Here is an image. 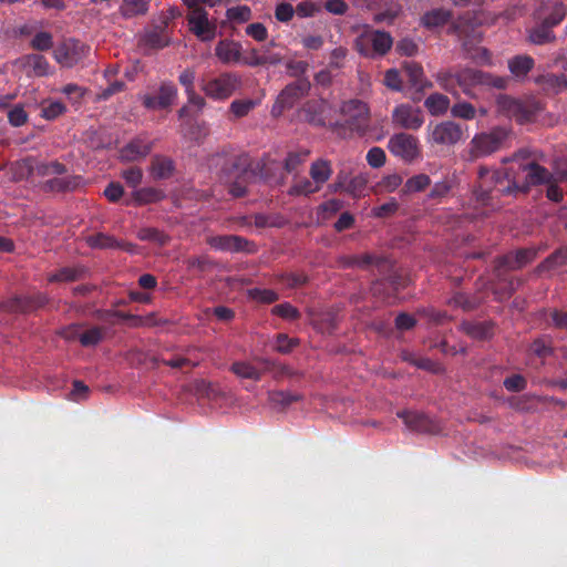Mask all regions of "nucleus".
<instances>
[{
    "instance_id": "obj_1",
    "label": "nucleus",
    "mask_w": 567,
    "mask_h": 567,
    "mask_svg": "<svg viewBox=\"0 0 567 567\" xmlns=\"http://www.w3.org/2000/svg\"><path fill=\"white\" fill-rule=\"evenodd\" d=\"M550 177L551 173L535 162L519 164L517 171L513 167L491 171L481 166L474 194L480 204L496 209L503 196L526 194L530 186L548 182Z\"/></svg>"
},
{
    "instance_id": "obj_2",
    "label": "nucleus",
    "mask_w": 567,
    "mask_h": 567,
    "mask_svg": "<svg viewBox=\"0 0 567 567\" xmlns=\"http://www.w3.org/2000/svg\"><path fill=\"white\" fill-rule=\"evenodd\" d=\"M339 113L342 120H337L330 124L332 133L344 140L365 135L370 124V112L364 102L358 99L343 101Z\"/></svg>"
},
{
    "instance_id": "obj_3",
    "label": "nucleus",
    "mask_w": 567,
    "mask_h": 567,
    "mask_svg": "<svg viewBox=\"0 0 567 567\" xmlns=\"http://www.w3.org/2000/svg\"><path fill=\"white\" fill-rule=\"evenodd\" d=\"M511 134V130L505 126H495L488 132L475 134L467 145L465 158L474 162L505 148Z\"/></svg>"
},
{
    "instance_id": "obj_4",
    "label": "nucleus",
    "mask_w": 567,
    "mask_h": 567,
    "mask_svg": "<svg viewBox=\"0 0 567 567\" xmlns=\"http://www.w3.org/2000/svg\"><path fill=\"white\" fill-rule=\"evenodd\" d=\"M496 106L498 113L508 118H514L519 124L534 121L544 110L540 101L528 100L523 102L506 94L497 96Z\"/></svg>"
},
{
    "instance_id": "obj_5",
    "label": "nucleus",
    "mask_w": 567,
    "mask_h": 567,
    "mask_svg": "<svg viewBox=\"0 0 567 567\" xmlns=\"http://www.w3.org/2000/svg\"><path fill=\"white\" fill-rule=\"evenodd\" d=\"M392 45L391 34L380 30L364 32L355 40L357 51L365 58L383 56Z\"/></svg>"
},
{
    "instance_id": "obj_6",
    "label": "nucleus",
    "mask_w": 567,
    "mask_h": 567,
    "mask_svg": "<svg viewBox=\"0 0 567 567\" xmlns=\"http://www.w3.org/2000/svg\"><path fill=\"white\" fill-rule=\"evenodd\" d=\"M241 84L240 76L236 73L225 72L214 79L203 81L202 90L214 100H225L233 95Z\"/></svg>"
},
{
    "instance_id": "obj_7",
    "label": "nucleus",
    "mask_w": 567,
    "mask_h": 567,
    "mask_svg": "<svg viewBox=\"0 0 567 567\" xmlns=\"http://www.w3.org/2000/svg\"><path fill=\"white\" fill-rule=\"evenodd\" d=\"M89 52V45L78 39L69 38L58 44L53 56L61 66L70 69L82 62Z\"/></svg>"
},
{
    "instance_id": "obj_8",
    "label": "nucleus",
    "mask_w": 567,
    "mask_h": 567,
    "mask_svg": "<svg viewBox=\"0 0 567 567\" xmlns=\"http://www.w3.org/2000/svg\"><path fill=\"white\" fill-rule=\"evenodd\" d=\"M311 87L308 78H300L286 85L277 96L272 106V115H280L285 110L291 109L299 100L306 96Z\"/></svg>"
},
{
    "instance_id": "obj_9",
    "label": "nucleus",
    "mask_w": 567,
    "mask_h": 567,
    "mask_svg": "<svg viewBox=\"0 0 567 567\" xmlns=\"http://www.w3.org/2000/svg\"><path fill=\"white\" fill-rule=\"evenodd\" d=\"M48 295L34 292L32 295L14 296L0 303V310L8 313H32L49 303Z\"/></svg>"
},
{
    "instance_id": "obj_10",
    "label": "nucleus",
    "mask_w": 567,
    "mask_h": 567,
    "mask_svg": "<svg viewBox=\"0 0 567 567\" xmlns=\"http://www.w3.org/2000/svg\"><path fill=\"white\" fill-rule=\"evenodd\" d=\"M389 151L405 162H413L420 156L419 140L408 133H396L388 142Z\"/></svg>"
},
{
    "instance_id": "obj_11",
    "label": "nucleus",
    "mask_w": 567,
    "mask_h": 567,
    "mask_svg": "<svg viewBox=\"0 0 567 567\" xmlns=\"http://www.w3.org/2000/svg\"><path fill=\"white\" fill-rule=\"evenodd\" d=\"M429 131V142L437 145H455L464 135L462 125L453 121H444L433 127L430 125Z\"/></svg>"
},
{
    "instance_id": "obj_12",
    "label": "nucleus",
    "mask_w": 567,
    "mask_h": 567,
    "mask_svg": "<svg viewBox=\"0 0 567 567\" xmlns=\"http://www.w3.org/2000/svg\"><path fill=\"white\" fill-rule=\"evenodd\" d=\"M207 244L215 250L225 252H248L256 251L252 241L238 235H217L207 238Z\"/></svg>"
},
{
    "instance_id": "obj_13",
    "label": "nucleus",
    "mask_w": 567,
    "mask_h": 567,
    "mask_svg": "<svg viewBox=\"0 0 567 567\" xmlns=\"http://www.w3.org/2000/svg\"><path fill=\"white\" fill-rule=\"evenodd\" d=\"M168 23V18L162 16L158 21L151 24L144 31L141 39L142 44L154 50H159L167 47L171 43Z\"/></svg>"
},
{
    "instance_id": "obj_14",
    "label": "nucleus",
    "mask_w": 567,
    "mask_h": 567,
    "mask_svg": "<svg viewBox=\"0 0 567 567\" xmlns=\"http://www.w3.org/2000/svg\"><path fill=\"white\" fill-rule=\"evenodd\" d=\"M189 30L203 42H209L216 37V25L208 20L204 8H194L187 14Z\"/></svg>"
},
{
    "instance_id": "obj_15",
    "label": "nucleus",
    "mask_w": 567,
    "mask_h": 567,
    "mask_svg": "<svg viewBox=\"0 0 567 567\" xmlns=\"http://www.w3.org/2000/svg\"><path fill=\"white\" fill-rule=\"evenodd\" d=\"M392 123L404 130L417 131L424 123V115L420 107L404 103L392 111Z\"/></svg>"
},
{
    "instance_id": "obj_16",
    "label": "nucleus",
    "mask_w": 567,
    "mask_h": 567,
    "mask_svg": "<svg viewBox=\"0 0 567 567\" xmlns=\"http://www.w3.org/2000/svg\"><path fill=\"white\" fill-rule=\"evenodd\" d=\"M177 96V87L172 82H163L156 94H145L143 105L148 110H163L169 107Z\"/></svg>"
},
{
    "instance_id": "obj_17",
    "label": "nucleus",
    "mask_w": 567,
    "mask_h": 567,
    "mask_svg": "<svg viewBox=\"0 0 567 567\" xmlns=\"http://www.w3.org/2000/svg\"><path fill=\"white\" fill-rule=\"evenodd\" d=\"M331 106L323 100L309 101L303 106V113L308 123L315 126L328 127L334 121L330 117Z\"/></svg>"
},
{
    "instance_id": "obj_18",
    "label": "nucleus",
    "mask_w": 567,
    "mask_h": 567,
    "mask_svg": "<svg viewBox=\"0 0 567 567\" xmlns=\"http://www.w3.org/2000/svg\"><path fill=\"white\" fill-rule=\"evenodd\" d=\"M396 415L403 420L406 427L411 431L420 433H436L440 430L437 423L424 413L403 410L399 411Z\"/></svg>"
},
{
    "instance_id": "obj_19",
    "label": "nucleus",
    "mask_w": 567,
    "mask_h": 567,
    "mask_svg": "<svg viewBox=\"0 0 567 567\" xmlns=\"http://www.w3.org/2000/svg\"><path fill=\"white\" fill-rule=\"evenodd\" d=\"M154 142L146 135H137L120 150V156L123 161L135 162L146 157L153 150Z\"/></svg>"
},
{
    "instance_id": "obj_20",
    "label": "nucleus",
    "mask_w": 567,
    "mask_h": 567,
    "mask_svg": "<svg viewBox=\"0 0 567 567\" xmlns=\"http://www.w3.org/2000/svg\"><path fill=\"white\" fill-rule=\"evenodd\" d=\"M25 165L29 174L37 175L39 177L47 176H61L68 173V167L59 161H37L34 158H27Z\"/></svg>"
},
{
    "instance_id": "obj_21",
    "label": "nucleus",
    "mask_w": 567,
    "mask_h": 567,
    "mask_svg": "<svg viewBox=\"0 0 567 567\" xmlns=\"http://www.w3.org/2000/svg\"><path fill=\"white\" fill-rule=\"evenodd\" d=\"M241 44L230 39L218 41L215 55L223 64H236L241 61Z\"/></svg>"
},
{
    "instance_id": "obj_22",
    "label": "nucleus",
    "mask_w": 567,
    "mask_h": 567,
    "mask_svg": "<svg viewBox=\"0 0 567 567\" xmlns=\"http://www.w3.org/2000/svg\"><path fill=\"white\" fill-rule=\"evenodd\" d=\"M536 250L533 248L518 249L515 252H509L498 259V267L516 270L520 269L536 258Z\"/></svg>"
},
{
    "instance_id": "obj_23",
    "label": "nucleus",
    "mask_w": 567,
    "mask_h": 567,
    "mask_svg": "<svg viewBox=\"0 0 567 567\" xmlns=\"http://www.w3.org/2000/svg\"><path fill=\"white\" fill-rule=\"evenodd\" d=\"M82 183V177L79 175H61L54 176L45 181L42 185V189L44 192H54V193H66L73 192L78 187H80Z\"/></svg>"
},
{
    "instance_id": "obj_24",
    "label": "nucleus",
    "mask_w": 567,
    "mask_h": 567,
    "mask_svg": "<svg viewBox=\"0 0 567 567\" xmlns=\"http://www.w3.org/2000/svg\"><path fill=\"white\" fill-rule=\"evenodd\" d=\"M453 18L451 10L445 8H435L424 12L420 19V24L427 30H435L446 25Z\"/></svg>"
},
{
    "instance_id": "obj_25",
    "label": "nucleus",
    "mask_w": 567,
    "mask_h": 567,
    "mask_svg": "<svg viewBox=\"0 0 567 567\" xmlns=\"http://www.w3.org/2000/svg\"><path fill=\"white\" fill-rule=\"evenodd\" d=\"M461 329L475 340H489L494 336L493 321H464L461 324Z\"/></svg>"
},
{
    "instance_id": "obj_26",
    "label": "nucleus",
    "mask_w": 567,
    "mask_h": 567,
    "mask_svg": "<svg viewBox=\"0 0 567 567\" xmlns=\"http://www.w3.org/2000/svg\"><path fill=\"white\" fill-rule=\"evenodd\" d=\"M269 368L270 363L268 361H262L261 367L245 361H238L231 364L230 370L239 378L259 381Z\"/></svg>"
},
{
    "instance_id": "obj_27",
    "label": "nucleus",
    "mask_w": 567,
    "mask_h": 567,
    "mask_svg": "<svg viewBox=\"0 0 567 567\" xmlns=\"http://www.w3.org/2000/svg\"><path fill=\"white\" fill-rule=\"evenodd\" d=\"M175 163L172 158L156 154L151 159L150 172L154 179H167L173 176Z\"/></svg>"
},
{
    "instance_id": "obj_28",
    "label": "nucleus",
    "mask_w": 567,
    "mask_h": 567,
    "mask_svg": "<svg viewBox=\"0 0 567 567\" xmlns=\"http://www.w3.org/2000/svg\"><path fill=\"white\" fill-rule=\"evenodd\" d=\"M402 68L413 87L421 91L425 87L432 86V83L425 79L423 68L420 63L406 61L403 63Z\"/></svg>"
},
{
    "instance_id": "obj_29",
    "label": "nucleus",
    "mask_w": 567,
    "mask_h": 567,
    "mask_svg": "<svg viewBox=\"0 0 567 567\" xmlns=\"http://www.w3.org/2000/svg\"><path fill=\"white\" fill-rule=\"evenodd\" d=\"M483 81V71L465 68L456 71L457 86L466 94H471L473 86L481 84Z\"/></svg>"
},
{
    "instance_id": "obj_30",
    "label": "nucleus",
    "mask_w": 567,
    "mask_h": 567,
    "mask_svg": "<svg viewBox=\"0 0 567 567\" xmlns=\"http://www.w3.org/2000/svg\"><path fill=\"white\" fill-rule=\"evenodd\" d=\"M339 266L341 268H362L365 269L371 265H379L382 262V258L372 255V254H363V255H350V256H341L338 259Z\"/></svg>"
},
{
    "instance_id": "obj_31",
    "label": "nucleus",
    "mask_w": 567,
    "mask_h": 567,
    "mask_svg": "<svg viewBox=\"0 0 567 567\" xmlns=\"http://www.w3.org/2000/svg\"><path fill=\"white\" fill-rule=\"evenodd\" d=\"M534 64L535 61L529 55H515L508 60V69L517 80L526 79Z\"/></svg>"
},
{
    "instance_id": "obj_32",
    "label": "nucleus",
    "mask_w": 567,
    "mask_h": 567,
    "mask_svg": "<svg viewBox=\"0 0 567 567\" xmlns=\"http://www.w3.org/2000/svg\"><path fill=\"white\" fill-rule=\"evenodd\" d=\"M24 66L35 76H47L51 73L48 59L38 53H31L23 58Z\"/></svg>"
},
{
    "instance_id": "obj_33",
    "label": "nucleus",
    "mask_w": 567,
    "mask_h": 567,
    "mask_svg": "<svg viewBox=\"0 0 567 567\" xmlns=\"http://www.w3.org/2000/svg\"><path fill=\"white\" fill-rule=\"evenodd\" d=\"M86 274L83 266L63 267L48 277L49 282H72L82 279Z\"/></svg>"
},
{
    "instance_id": "obj_34",
    "label": "nucleus",
    "mask_w": 567,
    "mask_h": 567,
    "mask_svg": "<svg viewBox=\"0 0 567 567\" xmlns=\"http://www.w3.org/2000/svg\"><path fill=\"white\" fill-rule=\"evenodd\" d=\"M133 200L137 205L158 203L165 198L164 190L156 187H143L132 193Z\"/></svg>"
},
{
    "instance_id": "obj_35",
    "label": "nucleus",
    "mask_w": 567,
    "mask_h": 567,
    "mask_svg": "<svg viewBox=\"0 0 567 567\" xmlns=\"http://www.w3.org/2000/svg\"><path fill=\"white\" fill-rule=\"evenodd\" d=\"M303 396L300 393L276 390L268 392V401L274 406L286 409L295 402L301 401Z\"/></svg>"
},
{
    "instance_id": "obj_36",
    "label": "nucleus",
    "mask_w": 567,
    "mask_h": 567,
    "mask_svg": "<svg viewBox=\"0 0 567 567\" xmlns=\"http://www.w3.org/2000/svg\"><path fill=\"white\" fill-rule=\"evenodd\" d=\"M424 106L431 115L439 116L450 109V99L441 93H432L425 99Z\"/></svg>"
},
{
    "instance_id": "obj_37",
    "label": "nucleus",
    "mask_w": 567,
    "mask_h": 567,
    "mask_svg": "<svg viewBox=\"0 0 567 567\" xmlns=\"http://www.w3.org/2000/svg\"><path fill=\"white\" fill-rule=\"evenodd\" d=\"M449 306L461 308L464 311H472L478 308L481 300L477 296L465 292H455L447 301Z\"/></svg>"
},
{
    "instance_id": "obj_38",
    "label": "nucleus",
    "mask_w": 567,
    "mask_h": 567,
    "mask_svg": "<svg viewBox=\"0 0 567 567\" xmlns=\"http://www.w3.org/2000/svg\"><path fill=\"white\" fill-rule=\"evenodd\" d=\"M332 174V167L329 161L318 159L311 164L310 176L312 181L321 187Z\"/></svg>"
},
{
    "instance_id": "obj_39",
    "label": "nucleus",
    "mask_w": 567,
    "mask_h": 567,
    "mask_svg": "<svg viewBox=\"0 0 567 567\" xmlns=\"http://www.w3.org/2000/svg\"><path fill=\"white\" fill-rule=\"evenodd\" d=\"M150 3L146 0H123L120 13L124 18L143 16L148 11Z\"/></svg>"
},
{
    "instance_id": "obj_40",
    "label": "nucleus",
    "mask_w": 567,
    "mask_h": 567,
    "mask_svg": "<svg viewBox=\"0 0 567 567\" xmlns=\"http://www.w3.org/2000/svg\"><path fill=\"white\" fill-rule=\"evenodd\" d=\"M85 241H86L87 246L93 249L115 248V246L118 245L117 239H115L113 236L104 234V233H97L94 235H90L85 238Z\"/></svg>"
},
{
    "instance_id": "obj_41",
    "label": "nucleus",
    "mask_w": 567,
    "mask_h": 567,
    "mask_svg": "<svg viewBox=\"0 0 567 567\" xmlns=\"http://www.w3.org/2000/svg\"><path fill=\"white\" fill-rule=\"evenodd\" d=\"M137 237L141 240L152 241L159 246L167 245L171 239L167 234L154 227L141 228L137 233Z\"/></svg>"
},
{
    "instance_id": "obj_42",
    "label": "nucleus",
    "mask_w": 567,
    "mask_h": 567,
    "mask_svg": "<svg viewBox=\"0 0 567 567\" xmlns=\"http://www.w3.org/2000/svg\"><path fill=\"white\" fill-rule=\"evenodd\" d=\"M431 184V178L426 174H417L412 177H410L404 186H403V193L410 194V193H417L424 190L429 185Z\"/></svg>"
},
{
    "instance_id": "obj_43",
    "label": "nucleus",
    "mask_w": 567,
    "mask_h": 567,
    "mask_svg": "<svg viewBox=\"0 0 567 567\" xmlns=\"http://www.w3.org/2000/svg\"><path fill=\"white\" fill-rule=\"evenodd\" d=\"M105 336V328L103 327H92L85 331H82L80 337V343L83 347H94L99 344Z\"/></svg>"
},
{
    "instance_id": "obj_44",
    "label": "nucleus",
    "mask_w": 567,
    "mask_h": 567,
    "mask_svg": "<svg viewBox=\"0 0 567 567\" xmlns=\"http://www.w3.org/2000/svg\"><path fill=\"white\" fill-rule=\"evenodd\" d=\"M435 79L443 90L454 95L457 94L456 72H453L451 70H443L436 73Z\"/></svg>"
},
{
    "instance_id": "obj_45",
    "label": "nucleus",
    "mask_w": 567,
    "mask_h": 567,
    "mask_svg": "<svg viewBox=\"0 0 567 567\" xmlns=\"http://www.w3.org/2000/svg\"><path fill=\"white\" fill-rule=\"evenodd\" d=\"M554 39L551 28L544 21L529 33V40L535 44H545Z\"/></svg>"
},
{
    "instance_id": "obj_46",
    "label": "nucleus",
    "mask_w": 567,
    "mask_h": 567,
    "mask_svg": "<svg viewBox=\"0 0 567 567\" xmlns=\"http://www.w3.org/2000/svg\"><path fill=\"white\" fill-rule=\"evenodd\" d=\"M251 9L246 4L230 7L226 11V18L235 23L247 22L251 19Z\"/></svg>"
},
{
    "instance_id": "obj_47",
    "label": "nucleus",
    "mask_w": 567,
    "mask_h": 567,
    "mask_svg": "<svg viewBox=\"0 0 567 567\" xmlns=\"http://www.w3.org/2000/svg\"><path fill=\"white\" fill-rule=\"evenodd\" d=\"M532 352L538 358H547L554 353L549 337H539L530 344Z\"/></svg>"
},
{
    "instance_id": "obj_48",
    "label": "nucleus",
    "mask_w": 567,
    "mask_h": 567,
    "mask_svg": "<svg viewBox=\"0 0 567 567\" xmlns=\"http://www.w3.org/2000/svg\"><path fill=\"white\" fill-rule=\"evenodd\" d=\"M320 188L319 186L308 179V178H302L300 181H297L289 189V194L292 195V196H299V195H310V194H313L316 192H318Z\"/></svg>"
},
{
    "instance_id": "obj_49",
    "label": "nucleus",
    "mask_w": 567,
    "mask_h": 567,
    "mask_svg": "<svg viewBox=\"0 0 567 567\" xmlns=\"http://www.w3.org/2000/svg\"><path fill=\"white\" fill-rule=\"evenodd\" d=\"M285 65L287 74L291 78H296L297 80L300 78H306L305 74L308 72L310 66L307 61L295 59L287 60Z\"/></svg>"
},
{
    "instance_id": "obj_50",
    "label": "nucleus",
    "mask_w": 567,
    "mask_h": 567,
    "mask_svg": "<svg viewBox=\"0 0 567 567\" xmlns=\"http://www.w3.org/2000/svg\"><path fill=\"white\" fill-rule=\"evenodd\" d=\"M451 114L462 120H473L476 115V109L468 102H458L451 107Z\"/></svg>"
},
{
    "instance_id": "obj_51",
    "label": "nucleus",
    "mask_w": 567,
    "mask_h": 567,
    "mask_svg": "<svg viewBox=\"0 0 567 567\" xmlns=\"http://www.w3.org/2000/svg\"><path fill=\"white\" fill-rule=\"evenodd\" d=\"M30 47L37 51H48L53 47V37L50 32H38L30 42Z\"/></svg>"
},
{
    "instance_id": "obj_52",
    "label": "nucleus",
    "mask_w": 567,
    "mask_h": 567,
    "mask_svg": "<svg viewBox=\"0 0 567 567\" xmlns=\"http://www.w3.org/2000/svg\"><path fill=\"white\" fill-rule=\"evenodd\" d=\"M271 312L282 319L297 320L300 318L299 310L289 302L276 305Z\"/></svg>"
},
{
    "instance_id": "obj_53",
    "label": "nucleus",
    "mask_w": 567,
    "mask_h": 567,
    "mask_svg": "<svg viewBox=\"0 0 567 567\" xmlns=\"http://www.w3.org/2000/svg\"><path fill=\"white\" fill-rule=\"evenodd\" d=\"M249 296L261 303H272L279 299V295L271 289L252 288L249 290Z\"/></svg>"
},
{
    "instance_id": "obj_54",
    "label": "nucleus",
    "mask_w": 567,
    "mask_h": 567,
    "mask_svg": "<svg viewBox=\"0 0 567 567\" xmlns=\"http://www.w3.org/2000/svg\"><path fill=\"white\" fill-rule=\"evenodd\" d=\"M276 43L271 41L261 49V56L265 60V65H278L282 63L284 56L280 52L274 51Z\"/></svg>"
},
{
    "instance_id": "obj_55",
    "label": "nucleus",
    "mask_w": 567,
    "mask_h": 567,
    "mask_svg": "<svg viewBox=\"0 0 567 567\" xmlns=\"http://www.w3.org/2000/svg\"><path fill=\"white\" fill-rule=\"evenodd\" d=\"M567 262V249H559L548 256L540 265V269H550L557 266H564Z\"/></svg>"
},
{
    "instance_id": "obj_56",
    "label": "nucleus",
    "mask_w": 567,
    "mask_h": 567,
    "mask_svg": "<svg viewBox=\"0 0 567 567\" xmlns=\"http://www.w3.org/2000/svg\"><path fill=\"white\" fill-rule=\"evenodd\" d=\"M417 313L435 324H441L449 319L445 311L436 310L433 307L421 308Z\"/></svg>"
},
{
    "instance_id": "obj_57",
    "label": "nucleus",
    "mask_w": 567,
    "mask_h": 567,
    "mask_svg": "<svg viewBox=\"0 0 567 567\" xmlns=\"http://www.w3.org/2000/svg\"><path fill=\"white\" fill-rule=\"evenodd\" d=\"M504 388L509 392H520L527 386V381L522 374H513L507 377L504 382Z\"/></svg>"
},
{
    "instance_id": "obj_58",
    "label": "nucleus",
    "mask_w": 567,
    "mask_h": 567,
    "mask_svg": "<svg viewBox=\"0 0 567 567\" xmlns=\"http://www.w3.org/2000/svg\"><path fill=\"white\" fill-rule=\"evenodd\" d=\"M383 83L392 91H402V79L400 72L396 69H389L385 72Z\"/></svg>"
},
{
    "instance_id": "obj_59",
    "label": "nucleus",
    "mask_w": 567,
    "mask_h": 567,
    "mask_svg": "<svg viewBox=\"0 0 567 567\" xmlns=\"http://www.w3.org/2000/svg\"><path fill=\"white\" fill-rule=\"evenodd\" d=\"M385 152L378 146H374L368 151L367 162L373 168L382 167L385 163Z\"/></svg>"
},
{
    "instance_id": "obj_60",
    "label": "nucleus",
    "mask_w": 567,
    "mask_h": 567,
    "mask_svg": "<svg viewBox=\"0 0 567 567\" xmlns=\"http://www.w3.org/2000/svg\"><path fill=\"white\" fill-rule=\"evenodd\" d=\"M8 121L14 127H20L28 121V114L22 105H16L8 113Z\"/></svg>"
},
{
    "instance_id": "obj_61",
    "label": "nucleus",
    "mask_w": 567,
    "mask_h": 567,
    "mask_svg": "<svg viewBox=\"0 0 567 567\" xmlns=\"http://www.w3.org/2000/svg\"><path fill=\"white\" fill-rule=\"evenodd\" d=\"M396 51L401 55L413 56L419 51L417 43L411 38H403L396 43Z\"/></svg>"
},
{
    "instance_id": "obj_62",
    "label": "nucleus",
    "mask_w": 567,
    "mask_h": 567,
    "mask_svg": "<svg viewBox=\"0 0 567 567\" xmlns=\"http://www.w3.org/2000/svg\"><path fill=\"white\" fill-rule=\"evenodd\" d=\"M66 107L62 102H50L42 107V116L47 120H55L65 112Z\"/></svg>"
},
{
    "instance_id": "obj_63",
    "label": "nucleus",
    "mask_w": 567,
    "mask_h": 567,
    "mask_svg": "<svg viewBox=\"0 0 567 567\" xmlns=\"http://www.w3.org/2000/svg\"><path fill=\"white\" fill-rule=\"evenodd\" d=\"M255 106L251 100H236L230 104V111L236 117L246 116Z\"/></svg>"
},
{
    "instance_id": "obj_64",
    "label": "nucleus",
    "mask_w": 567,
    "mask_h": 567,
    "mask_svg": "<svg viewBox=\"0 0 567 567\" xmlns=\"http://www.w3.org/2000/svg\"><path fill=\"white\" fill-rule=\"evenodd\" d=\"M399 209V204L394 198H391L389 202L374 207L373 215L379 218H386L396 213Z\"/></svg>"
}]
</instances>
